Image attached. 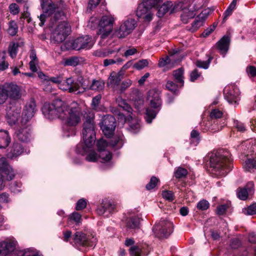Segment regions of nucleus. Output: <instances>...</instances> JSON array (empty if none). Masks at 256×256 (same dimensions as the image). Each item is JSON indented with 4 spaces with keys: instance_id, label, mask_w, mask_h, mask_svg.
<instances>
[{
    "instance_id": "nucleus-20",
    "label": "nucleus",
    "mask_w": 256,
    "mask_h": 256,
    "mask_svg": "<svg viewBox=\"0 0 256 256\" xmlns=\"http://www.w3.org/2000/svg\"><path fill=\"white\" fill-rule=\"evenodd\" d=\"M147 99L149 101L150 105L152 108H156L161 105L160 92L155 89H152L149 90Z\"/></svg>"
},
{
    "instance_id": "nucleus-62",
    "label": "nucleus",
    "mask_w": 256,
    "mask_h": 256,
    "mask_svg": "<svg viewBox=\"0 0 256 256\" xmlns=\"http://www.w3.org/2000/svg\"><path fill=\"white\" fill-rule=\"evenodd\" d=\"M222 112L218 109L213 110L210 114L212 118H219L222 116Z\"/></svg>"
},
{
    "instance_id": "nucleus-2",
    "label": "nucleus",
    "mask_w": 256,
    "mask_h": 256,
    "mask_svg": "<svg viewBox=\"0 0 256 256\" xmlns=\"http://www.w3.org/2000/svg\"><path fill=\"white\" fill-rule=\"evenodd\" d=\"M44 116L50 120L58 118L64 121L66 126H74L81 119V110L75 102L68 106L64 102L57 99L52 103H45L42 109Z\"/></svg>"
},
{
    "instance_id": "nucleus-19",
    "label": "nucleus",
    "mask_w": 256,
    "mask_h": 256,
    "mask_svg": "<svg viewBox=\"0 0 256 256\" xmlns=\"http://www.w3.org/2000/svg\"><path fill=\"white\" fill-rule=\"evenodd\" d=\"M22 128L18 129L15 134L16 138L22 142H28L30 140L31 138L30 130L26 124H22Z\"/></svg>"
},
{
    "instance_id": "nucleus-10",
    "label": "nucleus",
    "mask_w": 256,
    "mask_h": 256,
    "mask_svg": "<svg viewBox=\"0 0 256 256\" xmlns=\"http://www.w3.org/2000/svg\"><path fill=\"white\" fill-rule=\"evenodd\" d=\"M94 42V40L91 36H84L74 40L72 43V48L77 50H89L93 46Z\"/></svg>"
},
{
    "instance_id": "nucleus-40",
    "label": "nucleus",
    "mask_w": 256,
    "mask_h": 256,
    "mask_svg": "<svg viewBox=\"0 0 256 256\" xmlns=\"http://www.w3.org/2000/svg\"><path fill=\"white\" fill-rule=\"evenodd\" d=\"M188 174V171L186 169L178 167L174 171V176L176 178H185Z\"/></svg>"
},
{
    "instance_id": "nucleus-16",
    "label": "nucleus",
    "mask_w": 256,
    "mask_h": 256,
    "mask_svg": "<svg viewBox=\"0 0 256 256\" xmlns=\"http://www.w3.org/2000/svg\"><path fill=\"white\" fill-rule=\"evenodd\" d=\"M21 107L10 106L7 109L6 118L8 123L12 125L15 124L20 116Z\"/></svg>"
},
{
    "instance_id": "nucleus-52",
    "label": "nucleus",
    "mask_w": 256,
    "mask_h": 256,
    "mask_svg": "<svg viewBox=\"0 0 256 256\" xmlns=\"http://www.w3.org/2000/svg\"><path fill=\"white\" fill-rule=\"evenodd\" d=\"M86 158L88 162H95L98 160V156L94 151H90Z\"/></svg>"
},
{
    "instance_id": "nucleus-22",
    "label": "nucleus",
    "mask_w": 256,
    "mask_h": 256,
    "mask_svg": "<svg viewBox=\"0 0 256 256\" xmlns=\"http://www.w3.org/2000/svg\"><path fill=\"white\" fill-rule=\"evenodd\" d=\"M209 12V10H205L202 11L195 19L192 24V28L190 30L194 32L200 26H202Z\"/></svg>"
},
{
    "instance_id": "nucleus-47",
    "label": "nucleus",
    "mask_w": 256,
    "mask_h": 256,
    "mask_svg": "<svg viewBox=\"0 0 256 256\" xmlns=\"http://www.w3.org/2000/svg\"><path fill=\"white\" fill-rule=\"evenodd\" d=\"M248 194H250L247 190L244 188H238L237 190V195L238 198L242 200H246Z\"/></svg>"
},
{
    "instance_id": "nucleus-59",
    "label": "nucleus",
    "mask_w": 256,
    "mask_h": 256,
    "mask_svg": "<svg viewBox=\"0 0 256 256\" xmlns=\"http://www.w3.org/2000/svg\"><path fill=\"white\" fill-rule=\"evenodd\" d=\"M86 206V200L84 198H82L78 200V202H77L76 208L77 210H82L85 208Z\"/></svg>"
},
{
    "instance_id": "nucleus-37",
    "label": "nucleus",
    "mask_w": 256,
    "mask_h": 256,
    "mask_svg": "<svg viewBox=\"0 0 256 256\" xmlns=\"http://www.w3.org/2000/svg\"><path fill=\"white\" fill-rule=\"evenodd\" d=\"M100 154L98 156V160L101 159V162H104L110 161L112 158L111 153L110 152L104 150H99Z\"/></svg>"
},
{
    "instance_id": "nucleus-9",
    "label": "nucleus",
    "mask_w": 256,
    "mask_h": 256,
    "mask_svg": "<svg viewBox=\"0 0 256 256\" xmlns=\"http://www.w3.org/2000/svg\"><path fill=\"white\" fill-rule=\"evenodd\" d=\"M116 126V119L112 116L106 115L102 118L100 128L106 136H110L114 133Z\"/></svg>"
},
{
    "instance_id": "nucleus-11",
    "label": "nucleus",
    "mask_w": 256,
    "mask_h": 256,
    "mask_svg": "<svg viewBox=\"0 0 256 256\" xmlns=\"http://www.w3.org/2000/svg\"><path fill=\"white\" fill-rule=\"evenodd\" d=\"M36 110V104L34 100H30L26 103L24 110L20 120L21 124H26L34 116Z\"/></svg>"
},
{
    "instance_id": "nucleus-36",
    "label": "nucleus",
    "mask_w": 256,
    "mask_h": 256,
    "mask_svg": "<svg viewBox=\"0 0 256 256\" xmlns=\"http://www.w3.org/2000/svg\"><path fill=\"white\" fill-rule=\"evenodd\" d=\"M184 69L180 68L173 72V76L177 82L180 83V86L184 84Z\"/></svg>"
},
{
    "instance_id": "nucleus-8",
    "label": "nucleus",
    "mask_w": 256,
    "mask_h": 256,
    "mask_svg": "<svg viewBox=\"0 0 256 256\" xmlns=\"http://www.w3.org/2000/svg\"><path fill=\"white\" fill-rule=\"evenodd\" d=\"M172 224L168 220H162L156 224L153 230L159 238H167L172 232Z\"/></svg>"
},
{
    "instance_id": "nucleus-6",
    "label": "nucleus",
    "mask_w": 256,
    "mask_h": 256,
    "mask_svg": "<svg viewBox=\"0 0 256 256\" xmlns=\"http://www.w3.org/2000/svg\"><path fill=\"white\" fill-rule=\"evenodd\" d=\"M96 238L92 234L87 236L82 232H76L73 238L72 244L77 248L92 247L96 246Z\"/></svg>"
},
{
    "instance_id": "nucleus-5",
    "label": "nucleus",
    "mask_w": 256,
    "mask_h": 256,
    "mask_svg": "<svg viewBox=\"0 0 256 256\" xmlns=\"http://www.w3.org/2000/svg\"><path fill=\"white\" fill-rule=\"evenodd\" d=\"M83 140L86 148H91L95 142V124L93 118H87L84 123Z\"/></svg>"
},
{
    "instance_id": "nucleus-25",
    "label": "nucleus",
    "mask_w": 256,
    "mask_h": 256,
    "mask_svg": "<svg viewBox=\"0 0 256 256\" xmlns=\"http://www.w3.org/2000/svg\"><path fill=\"white\" fill-rule=\"evenodd\" d=\"M2 184L5 181H10L13 180L16 176V172L11 166H7L0 173Z\"/></svg>"
},
{
    "instance_id": "nucleus-26",
    "label": "nucleus",
    "mask_w": 256,
    "mask_h": 256,
    "mask_svg": "<svg viewBox=\"0 0 256 256\" xmlns=\"http://www.w3.org/2000/svg\"><path fill=\"white\" fill-rule=\"evenodd\" d=\"M116 102L118 106L122 108L124 110L128 112V114L127 116L128 120H132V108H131L130 105L128 104L126 102V100L122 98L120 96H118V98H116Z\"/></svg>"
},
{
    "instance_id": "nucleus-33",
    "label": "nucleus",
    "mask_w": 256,
    "mask_h": 256,
    "mask_svg": "<svg viewBox=\"0 0 256 256\" xmlns=\"http://www.w3.org/2000/svg\"><path fill=\"white\" fill-rule=\"evenodd\" d=\"M20 43L11 42L8 47V52L10 56L14 58L16 57L18 53V48L20 46Z\"/></svg>"
},
{
    "instance_id": "nucleus-14",
    "label": "nucleus",
    "mask_w": 256,
    "mask_h": 256,
    "mask_svg": "<svg viewBox=\"0 0 256 256\" xmlns=\"http://www.w3.org/2000/svg\"><path fill=\"white\" fill-rule=\"evenodd\" d=\"M82 93L86 90H92L95 91H101L104 87V82L102 80H92L90 84H88V80L84 78L83 82H82Z\"/></svg>"
},
{
    "instance_id": "nucleus-44",
    "label": "nucleus",
    "mask_w": 256,
    "mask_h": 256,
    "mask_svg": "<svg viewBox=\"0 0 256 256\" xmlns=\"http://www.w3.org/2000/svg\"><path fill=\"white\" fill-rule=\"evenodd\" d=\"M79 62L80 61L78 57L72 56L65 60L64 66H76Z\"/></svg>"
},
{
    "instance_id": "nucleus-30",
    "label": "nucleus",
    "mask_w": 256,
    "mask_h": 256,
    "mask_svg": "<svg viewBox=\"0 0 256 256\" xmlns=\"http://www.w3.org/2000/svg\"><path fill=\"white\" fill-rule=\"evenodd\" d=\"M225 98L228 102L232 104L236 102L238 100L239 92L238 89L232 93V92H228V89L224 90Z\"/></svg>"
},
{
    "instance_id": "nucleus-49",
    "label": "nucleus",
    "mask_w": 256,
    "mask_h": 256,
    "mask_svg": "<svg viewBox=\"0 0 256 256\" xmlns=\"http://www.w3.org/2000/svg\"><path fill=\"white\" fill-rule=\"evenodd\" d=\"M123 60L121 58H116L115 60L106 59L104 60V66H108L114 64H121Z\"/></svg>"
},
{
    "instance_id": "nucleus-53",
    "label": "nucleus",
    "mask_w": 256,
    "mask_h": 256,
    "mask_svg": "<svg viewBox=\"0 0 256 256\" xmlns=\"http://www.w3.org/2000/svg\"><path fill=\"white\" fill-rule=\"evenodd\" d=\"M210 206L209 202L206 200H202L197 204V208L201 210H206Z\"/></svg>"
},
{
    "instance_id": "nucleus-63",
    "label": "nucleus",
    "mask_w": 256,
    "mask_h": 256,
    "mask_svg": "<svg viewBox=\"0 0 256 256\" xmlns=\"http://www.w3.org/2000/svg\"><path fill=\"white\" fill-rule=\"evenodd\" d=\"M246 213L249 215L256 214V204H253L249 206L247 208Z\"/></svg>"
},
{
    "instance_id": "nucleus-23",
    "label": "nucleus",
    "mask_w": 256,
    "mask_h": 256,
    "mask_svg": "<svg viewBox=\"0 0 256 256\" xmlns=\"http://www.w3.org/2000/svg\"><path fill=\"white\" fill-rule=\"evenodd\" d=\"M23 152V148L21 144L14 142L10 148V151L8 153L7 156L10 159H14L20 156Z\"/></svg>"
},
{
    "instance_id": "nucleus-7",
    "label": "nucleus",
    "mask_w": 256,
    "mask_h": 256,
    "mask_svg": "<svg viewBox=\"0 0 256 256\" xmlns=\"http://www.w3.org/2000/svg\"><path fill=\"white\" fill-rule=\"evenodd\" d=\"M84 78L79 77L76 80L70 77L63 80L62 84H60V88L64 91H68L69 92H74L76 94L82 93V82H83Z\"/></svg>"
},
{
    "instance_id": "nucleus-31",
    "label": "nucleus",
    "mask_w": 256,
    "mask_h": 256,
    "mask_svg": "<svg viewBox=\"0 0 256 256\" xmlns=\"http://www.w3.org/2000/svg\"><path fill=\"white\" fill-rule=\"evenodd\" d=\"M196 14L194 10L189 9L184 10L180 16L181 20L183 23L187 24L189 20L194 18Z\"/></svg>"
},
{
    "instance_id": "nucleus-60",
    "label": "nucleus",
    "mask_w": 256,
    "mask_h": 256,
    "mask_svg": "<svg viewBox=\"0 0 256 256\" xmlns=\"http://www.w3.org/2000/svg\"><path fill=\"white\" fill-rule=\"evenodd\" d=\"M97 147L98 150H104L108 146V142L103 139L98 140L97 142Z\"/></svg>"
},
{
    "instance_id": "nucleus-4",
    "label": "nucleus",
    "mask_w": 256,
    "mask_h": 256,
    "mask_svg": "<svg viewBox=\"0 0 256 256\" xmlns=\"http://www.w3.org/2000/svg\"><path fill=\"white\" fill-rule=\"evenodd\" d=\"M116 18L114 15L108 14L102 16L98 22L99 29L98 34L100 36V40L99 42L100 45H103L102 40H105L112 33Z\"/></svg>"
},
{
    "instance_id": "nucleus-45",
    "label": "nucleus",
    "mask_w": 256,
    "mask_h": 256,
    "mask_svg": "<svg viewBox=\"0 0 256 256\" xmlns=\"http://www.w3.org/2000/svg\"><path fill=\"white\" fill-rule=\"evenodd\" d=\"M190 144H194V146H196L198 144L200 140L198 132L196 130H192L190 134Z\"/></svg>"
},
{
    "instance_id": "nucleus-13",
    "label": "nucleus",
    "mask_w": 256,
    "mask_h": 256,
    "mask_svg": "<svg viewBox=\"0 0 256 256\" xmlns=\"http://www.w3.org/2000/svg\"><path fill=\"white\" fill-rule=\"evenodd\" d=\"M4 85L8 98L18 100L22 96L21 88L17 84L10 82L6 83Z\"/></svg>"
},
{
    "instance_id": "nucleus-3",
    "label": "nucleus",
    "mask_w": 256,
    "mask_h": 256,
    "mask_svg": "<svg viewBox=\"0 0 256 256\" xmlns=\"http://www.w3.org/2000/svg\"><path fill=\"white\" fill-rule=\"evenodd\" d=\"M210 166L211 172L216 176H226L232 169L230 152L220 150L210 156Z\"/></svg>"
},
{
    "instance_id": "nucleus-41",
    "label": "nucleus",
    "mask_w": 256,
    "mask_h": 256,
    "mask_svg": "<svg viewBox=\"0 0 256 256\" xmlns=\"http://www.w3.org/2000/svg\"><path fill=\"white\" fill-rule=\"evenodd\" d=\"M132 84V81L129 79H127L123 81L120 86H118L117 90L118 92L122 93L124 92Z\"/></svg>"
},
{
    "instance_id": "nucleus-34",
    "label": "nucleus",
    "mask_w": 256,
    "mask_h": 256,
    "mask_svg": "<svg viewBox=\"0 0 256 256\" xmlns=\"http://www.w3.org/2000/svg\"><path fill=\"white\" fill-rule=\"evenodd\" d=\"M115 52L114 50L98 49L93 52V56L99 58H105L113 54Z\"/></svg>"
},
{
    "instance_id": "nucleus-35",
    "label": "nucleus",
    "mask_w": 256,
    "mask_h": 256,
    "mask_svg": "<svg viewBox=\"0 0 256 256\" xmlns=\"http://www.w3.org/2000/svg\"><path fill=\"white\" fill-rule=\"evenodd\" d=\"M172 6V4L171 2H167L160 6L157 12L158 17H162L168 12Z\"/></svg>"
},
{
    "instance_id": "nucleus-24",
    "label": "nucleus",
    "mask_w": 256,
    "mask_h": 256,
    "mask_svg": "<svg viewBox=\"0 0 256 256\" xmlns=\"http://www.w3.org/2000/svg\"><path fill=\"white\" fill-rule=\"evenodd\" d=\"M230 42V37L224 36L216 44L219 50L220 53L224 55V56L228 50Z\"/></svg>"
},
{
    "instance_id": "nucleus-64",
    "label": "nucleus",
    "mask_w": 256,
    "mask_h": 256,
    "mask_svg": "<svg viewBox=\"0 0 256 256\" xmlns=\"http://www.w3.org/2000/svg\"><path fill=\"white\" fill-rule=\"evenodd\" d=\"M22 256H43L42 254H39L38 252L32 250H28L25 252Z\"/></svg>"
},
{
    "instance_id": "nucleus-43",
    "label": "nucleus",
    "mask_w": 256,
    "mask_h": 256,
    "mask_svg": "<svg viewBox=\"0 0 256 256\" xmlns=\"http://www.w3.org/2000/svg\"><path fill=\"white\" fill-rule=\"evenodd\" d=\"M129 252L131 256H141L142 248L138 246L134 245L130 248Z\"/></svg>"
},
{
    "instance_id": "nucleus-18",
    "label": "nucleus",
    "mask_w": 256,
    "mask_h": 256,
    "mask_svg": "<svg viewBox=\"0 0 256 256\" xmlns=\"http://www.w3.org/2000/svg\"><path fill=\"white\" fill-rule=\"evenodd\" d=\"M16 242L13 238H10L0 242V256H6L12 252L16 247Z\"/></svg>"
},
{
    "instance_id": "nucleus-15",
    "label": "nucleus",
    "mask_w": 256,
    "mask_h": 256,
    "mask_svg": "<svg viewBox=\"0 0 256 256\" xmlns=\"http://www.w3.org/2000/svg\"><path fill=\"white\" fill-rule=\"evenodd\" d=\"M124 72L122 70L116 72H111L107 82L108 86L112 88L114 90H117L121 80L123 78Z\"/></svg>"
},
{
    "instance_id": "nucleus-50",
    "label": "nucleus",
    "mask_w": 256,
    "mask_h": 256,
    "mask_svg": "<svg viewBox=\"0 0 256 256\" xmlns=\"http://www.w3.org/2000/svg\"><path fill=\"white\" fill-rule=\"evenodd\" d=\"M212 58L210 57L207 61L198 60L196 62V66L198 68L206 69L208 68Z\"/></svg>"
},
{
    "instance_id": "nucleus-48",
    "label": "nucleus",
    "mask_w": 256,
    "mask_h": 256,
    "mask_svg": "<svg viewBox=\"0 0 256 256\" xmlns=\"http://www.w3.org/2000/svg\"><path fill=\"white\" fill-rule=\"evenodd\" d=\"M148 64V60L143 59L140 60L138 62L134 64V67L138 70L144 68V67L147 66Z\"/></svg>"
},
{
    "instance_id": "nucleus-12",
    "label": "nucleus",
    "mask_w": 256,
    "mask_h": 256,
    "mask_svg": "<svg viewBox=\"0 0 256 256\" xmlns=\"http://www.w3.org/2000/svg\"><path fill=\"white\" fill-rule=\"evenodd\" d=\"M136 22L134 19H128L121 24L119 29L116 32V36L119 38H124L134 30Z\"/></svg>"
},
{
    "instance_id": "nucleus-21",
    "label": "nucleus",
    "mask_w": 256,
    "mask_h": 256,
    "mask_svg": "<svg viewBox=\"0 0 256 256\" xmlns=\"http://www.w3.org/2000/svg\"><path fill=\"white\" fill-rule=\"evenodd\" d=\"M116 208V206L110 202H102V204L98 206L96 211L98 215L102 216L106 214V216L108 217L112 214Z\"/></svg>"
},
{
    "instance_id": "nucleus-29",
    "label": "nucleus",
    "mask_w": 256,
    "mask_h": 256,
    "mask_svg": "<svg viewBox=\"0 0 256 256\" xmlns=\"http://www.w3.org/2000/svg\"><path fill=\"white\" fill-rule=\"evenodd\" d=\"M124 143V136L122 134L118 133L110 140V144L116 148H122Z\"/></svg>"
},
{
    "instance_id": "nucleus-39",
    "label": "nucleus",
    "mask_w": 256,
    "mask_h": 256,
    "mask_svg": "<svg viewBox=\"0 0 256 256\" xmlns=\"http://www.w3.org/2000/svg\"><path fill=\"white\" fill-rule=\"evenodd\" d=\"M157 112L156 110H152L150 108H148L146 110V120L148 123H151L152 120L155 118Z\"/></svg>"
},
{
    "instance_id": "nucleus-42",
    "label": "nucleus",
    "mask_w": 256,
    "mask_h": 256,
    "mask_svg": "<svg viewBox=\"0 0 256 256\" xmlns=\"http://www.w3.org/2000/svg\"><path fill=\"white\" fill-rule=\"evenodd\" d=\"M69 222L74 221L76 224L79 225L82 222V216L77 212H74L69 216Z\"/></svg>"
},
{
    "instance_id": "nucleus-28",
    "label": "nucleus",
    "mask_w": 256,
    "mask_h": 256,
    "mask_svg": "<svg viewBox=\"0 0 256 256\" xmlns=\"http://www.w3.org/2000/svg\"><path fill=\"white\" fill-rule=\"evenodd\" d=\"M11 141L10 137L6 130H0V148H6Z\"/></svg>"
},
{
    "instance_id": "nucleus-1",
    "label": "nucleus",
    "mask_w": 256,
    "mask_h": 256,
    "mask_svg": "<svg viewBox=\"0 0 256 256\" xmlns=\"http://www.w3.org/2000/svg\"><path fill=\"white\" fill-rule=\"evenodd\" d=\"M41 6L43 14L40 16V26H42L44 24L46 17H50L52 24L58 22V24L52 32L51 38L56 43L62 42L70 32L69 26L64 20L68 11L67 5L62 0L53 2L52 0H41Z\"/></svg>"
},
{
    "instance_id": "nucleus-58",
    "label": "nucleus",
    "mask_w": 256,
    "mask_h": 256,
    "mask_svg": "<svg viewBox=\"0 0 256 256\" xmlns=\"http://www.w3.org/2000/svg\"><path fill=\"white\" fill-rule=\"evenodd\" d=\"M166 86L168 90L174 92H175L178 88V86L172 81H168Z\"/></svg>"
},
{
    "instance_id": "nucleus-38",
    "label": "nucleus",
    "mask_w": 256,
    "mask_h": 256,
    "mask_svg": "<svg viewBox=\"0 0 256 256\" xmlns=\"http://www.w3.org/2000/svg\"><path fill=\"white\" fill-rule=\"evenodd\" d=\"M18 30V26L14 20H10L8 22V33L12 36H15Z\"/></svg>"
},
{
    "instance_id": "nucleus-27",
    "label": "nucleus",
    "mask_w": 256,
    "mask_h": 256,
    "mask_svg": "<svg viewBox=\"0 0 256 256\" xmlns=\"http://www.w3.org/2000/svg\"><path fill=\"white\" fill-rule=\"evenodd\" d=\"M244 168L246 170L249 172L256 170V152L249 156L245 161Z\"/></svg>"
},
{
    "instance_id": "nucleus-54",
    "label": "nucleus",
    "mask_w": 256,
    "mask_h": 256,
    "mask_svg": "<svg viewBox=\"0 0 256 256\" xmlns=\"http://www.w3.org/2000/svg\"><path fill=\"white\" fill-rule=\"evenodd\" d=\"M162 197L168 200L172 201L174 199V194L172 191L170 190H164L162 192Z\"/></svg>"
},
{
    "instance_id": "nucleus-61",
    "label": "nucleus",
    "mask_w": 256,
    "mask_h": 256,
    "mask_svg": "<svg viewBox=\"0 0 256 256\" xmlns=\"http://www.w3.org/2000/svg\"><path fill=\"white\" fill-rule=\"evenodd\" d=\"M10 12L12 14H16L20 12L18 6L15 3L10 4L9 6Z\"/></svg>"
},
{
    "instance_id": "nucleus-57",
    "label": "nucleus",
    "mask_w": 256,
    "mask_h": 256,
    "mask_svg": "<svg viewBox=\"0 0 256 256\" xmlns=\"http://www.w3.org/2000/svg\"><path fill=\"white\" fill-rule=\"evenodd\" d=\"M228 208V206L227 204H222L217 207L216 208V213L218 215H223L224 214Z\"/></svg>"
},
{
    "instance_id": "nucleus-55",
    "label": "nucleus",
    "mask_w": 256,
    "mask_h": 256,
    "mask_svg": "<svg viewBox=\"0 0 256 256\" xmlns=\"http://www.w3.org/2000/svg\"><path fill=\"white\" fill-rule=\"evenodd\" d=\"M158 182V180L156 177L152 176L150 182L146 185V188L148 190L154 188L156 186Z\"/></svg>"
},
{
    "instance_id": "nucleus-51",
    "label": "nucleus",
    "mask_w": 256,
    "mask_h": 256,
    "mask_svg": "<svg viewBox=\"0 0 256 256\" xmlns=\"http://www.w3.org/2000/svg\"><path fill=\"white\" fill-rule=\"evenodd\" d=\"M8 100L4 85H0V104H4Z\"/></svg>"
},
{
    "instance_id": "nucleus-32",
    "label": "nucleus",
    "mask_w": 256,
    "mask_h": 256,
    "mask_svg": "<svg viewBox=\"0 0 256 256\" xmlns=\"http://www.w3.org/2000/svg\"><path fill=\"white\" fill-rule=\"evenodd\" d=\"M140 219L138 217H132L126 220V226L128 228L135 229L139 228Z\"/></svg>"
},
{
    "instance_id": "nucleus-46",
    "label": "nucleus",
    "mask_w": 256,
    "mask_h": 256,
    "mask_svg": "<svg viewBox=\"0 0 256 256\" xmlns=\"http://www.w3.org/2000/svg\"><path fill=\"white\" fill-rule=\"evenodd\" d=\"M162 0H142V3L146 4L148 7L152 10V8L158 6Z\"/></svg>"
},
{
    "instance_id": "nucleus-56",
    "label": "nucleus",
    "mask_w": 256,
    "mask_h": 256,
    "mask_svg": "<svg viewBox=\"0 0 256 256\" xmlns=\"http://www.w3.org/2000/svg\"><path fill=\"white\" fill-rule=\"evenodd\" d=\"M234 126L240 132H244L246 130V127L244 124L237 120H234Z\"/></svg>"
},
{
    "instance_id": "nucleus-17",
    "label": "nucleus",
    "mask_w": 256,
    "mask_h": 256,
    "mask_svg": "<svg viewBox=\"0 0 256 256\" xmlns=\"http://www.w3.org/2000/svg\"><path fill=\"white\" fill-rule=\"evenodd\" d=\"M136 14L138 18L143 19L145 22H149L152 18V14L150 7H148L146 4L142 2L137 8Z\"/></svg>"
}]
</instances>
